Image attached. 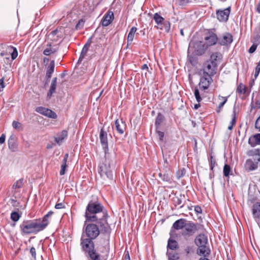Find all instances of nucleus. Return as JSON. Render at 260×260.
Segmentation results:
<instances>
[{"instance_id": "nucleus-45", "label": "nucleus", "mask_w": 260, "mask_h": 260, "mask_svg": "<svg viewBox=\"0 0 260 260\" xmlns=\"http://www.w3.org/2000/svg\"><path fill=\"white\" fill-rule=\"evenodd\" d=\"M168 260H178L179 257L177 253H169Z\"/></svg>"}, {"instance_id": "nucleus-43", "label": "nucleus", "mask_w": 260, "mask_h": 260, "mask_svg": "<svg viewBox=\"0 0 260 260\" xmlns=\"http://www.w3.org/2000/svg\"><path fill=\"white\" fill-rule=\"evenodd\" d=\"M231 171V169L230 165L227 164L224 165L223 170V175L226 177H229Z\"/></svg>"}, {"instance_id": "nucleus-34", "label": "nucleus", "mask_w": 260, "mask_h": 260, "mask_svg": "<svg viewBox=\"0 0 260 260\" xmlns=\"http://www.w3.org/2000/svg\"><path fill=\"white\" fill-rule=\"evenodd\" d=\"M167 247L171 250H176L178 248V244L175 240L170 238L168 241Z\"/></svg>"}, {"instance_id": "nucleus-6", "label": "nucleus", "mask_w": 260, "mask_h": 260, "mask_svg": "<svg viewBox=\"0 0 260 260\" xmlns=\"http://www.w3.org/2000/svg\"><path fill=\"white\" fill-rule=\"evenodd\" d=\"M98 173L101 177L104 179H108L110 180L113 179V175L111 169L110 161L107 159L106 155H105V161L100 164L98 167Z\"/></svg>"}, {"instance_id": "nucleus-26", "label": "nucleus", "mask_w": 260, "mask_h": 260, "mask_svg": "<svg viewBox=\"0 0 260 260\" xmlns=\"http://www.w3.org/2000/svg\"><path fill=\"white\" fill-rule=\"evenodd\" d=\"M54 68H55V61L54 60H52L50 61V64L47 68V70H46V78L48 81L51 78L52 74L53 73L54 71Z\"/></svg>"}, {"instance_id": "nucleus-50", "label": "nucleus", "mask_w": 260, "mask_h": 260, "mask_svg": "<svg viewBox=\"0 0 260 260\" xmlns=\"http://www.w3.org/2000/svg\"><path fill=\"white\" fill-rule=\"evenodd\" d=\"M195 98L198 102H200L202 101V98L200 95V92L198 88H196L194 92Z\"/></svg>"}, {"instance_id": "nucleus-2", "label": "nucleus", "mask_w": 260, "mask_h": 260, "mask_svg": "<svg viewBox=\"0 0 260 260\" xmlns=\"http://www.w3.org/2000/svg\"><path fill=\"white\" fill-rule=\"evenodd\" d=\"M19 229L22 235L37 234L44 230L40 220L38 219L23 220L20 223Z\"/></svg>"}, {"instance_id": "nucleus-57", "label": "nucleus", "mask_w": 260, "mask_h": 260, "mask_svg": "<svg viewBox=\"0 0 260 260\" xmlns=\"http://www.w3.org/2000/svg\"><path fill=\"white\" fill-rule=\"evenodd\" d=\"M256 47H257V46L254 45V44H253L250 47V48L248 50V52L250 53H253L255 50L256 49Z\"/></svg>"}, {"instance_id": "nucleus-19", "label": "nucleus", "mask_w": 260, "mask_h": 260, "mask_svg": "<svg viewBox=\"0 0 260 260\" xmlns=\"http://www.w3.org/2000/svg\"><path fill=\"white\" fill-rule=\"evenodd\" d=\"M115 128L118 134L122 135L126 129V123L122 119H116L115 121Z\"/></svg>"}, {"instance_id": "nucleus-25", "label": "nucleus", "mask_w": 260, "mask_h": 260, "mask_svg": "<svg viewBox=\"0 0 260 260\" xmlns=\"http://www.w3.org/2000/svg\"><path fill=\"white\" fill-rule=\"evenodd\" d=\"M57 50L58 48H56L55 45L52 46L51 43H49L46 45V47L44 50L43 53L46 56H49L56 53Z\"/></svg>"}, {"instance_id": "nucleus-10", "label": "nucleus", "mask_w": 260, "mask_h": 260, "mask_svg": "<svg viewBox=\"0 0 260 260\" xmlns=\"http://www.w3.org/2000/svg\"><path fill=\"white\" fill-rule=\"evenodd\" d=\"M204 40L205 43L208 48L216 44L218 39L217 35L214 32L208 31L205 34Z\"/></svg>"}, {"instance_id": "nucleus-12", "label": "nucleus", "mask_w": 260, "mask_h": 260, "mask_svg": "<svg viewBox=\"0 0 260 260\" xmlns=\"http://www.w3.org/2000/svg\"><path fill=\"white\" fill-rule=\"evenodd\" d=\"M192 47L194 48V52L197 55H203L208 47L205 43L202 41H196L193 43Z\"/></svg>"}, {"instance_id": "nucleus-8", "label": "nucleus", "mask_w": 260, "mask_h": 260, "mask_svg": "<svg viewBox=\"0 0 260 260\" xmlns=\"http://www.w3.org/2000/svg\"><path fill=\"white\" fill-rule=\"evenodd\" d=\"M153 19L157 25L156 26L157 29L165 30L166 32L169 31L170 29L169 21L165 20V19L157 13L154 14Z\"/></svg>"}, {"instance_id": "nucleus-51", "label": "nucleus", "mask_w": 260, "mask_h": 260, "mask_svg": "<svg viewBox=\"0 0 260 260\" xmlns=\"http://www.w3.org/2000/svg\"><path fill=\"white\" fill-rule=\"evenodd\" d=\"M58 32V30L57 29H55L54 30L52 31L49 35H48V37H51L52 40H55V38H54V37H55L56 35H57Z\"/></svg>"}, {"instance_id": "nucleus-13", "label": "nucleus", "mask_w": 260, "mask_h": 260, "mask_svg": "<svg viewBox=\"0 0 260 260\" xmlns=\"http://www.w3.org/2000/svg\"><path fill=\"white\" fill-rule=\"evenodd\" d=\"M100 140L103 147V150H104L105 155H107V153L108 151V138H107V133L104 129L103 128L101 129L100 133Z\"/></svg>"}, {"instance_id": "nucleus-39", "label": "nucleus", "mask_w": 260, "mask_h": 260, "mask_svg": "<svg viewBox=\"0 0 260 260\" xmlns=\"http://www.w3.org/2000/svg\"><path fill=\"white\" fill-rule=\"evenodd\" d=\"M88 48H89L88 47H87L85 45H84V46L82 49V51H81V54H80V57H79V58L78 60V62L81 61L83 60V59L84 58L85 56L86 55V54L88 50Z\"/></svg>"}, {"instance_id": "nucleus-14", "label": "nucleus", "mask_w": 260, "mask_h": 260, "mask_svg": "<svg viewBox=\"0 0 260 260\" xmlns=\"http://www.w3.org/2000/svg\"><path fill=\"white\" fill-rule=\"evenodd\" d=\"M231 7L224 9V10H218L216 11L217 19L220 21L226 22L229 19L231 12Z\"/></svg>"}, {"instance_id": "nucleus-62", "label": "nucleus", "mask_w": 260, "mask_h": 260, "mask_svg": "<svg viewBox=\"0 0 260 260\" xmlns=\"http://www.w3.org/2000/svg\"><path fill=\"white\" fill-rule=\"evenodd\" d=\"M92 37H91L90 38H89L87 42L85 43V44L84 45L89 47V46H90L91 44V42H92Z\"/></svg>"}, {"instance_id": "nucleus-52", "label": "nucleus", "mask_w": 260, "mask_h": 260, "mask_svg": "<svg viewBox=\"0 0 260 260\" xmlns=\"http://www.w3.org/2000/svg\"><path fill=\"white\" fill-rule=\"evenodd\" d=\"M67 167L68 166L61 165V169L59 172L60 175H63L65 174Z\"/></svg>"}, {"instance_id": "nucleus-53", "label": "nucleus", "mask_w": 260, "mask_h": 260, "mask_svg": "<svg viewBox=\"0 0 260 260\" xmlns=\"http://www.w3.org/2000/svg\"><path fill=\"white\" fill-rule=\"evenodd\" d=\"M68 157H69V154L68 153L65 154L64 155V157H63V159L62 160V162L61 165L68 166L67 165V160H68Z\"/></svg>"}, {"instance_id": "nucleus-4", "label": "nucleus", "mask_w": 260, "mask_h": 260, "mask_svg": "<svg viewBox=\"0 0 260 260\" xmlns=\"http://www.w3.org/2000/svg\"><path fill=\"white\" fill-rule=\"evenodd\" d=\"M102 233L101 229L98 223L96 222H89L87 223L84 221L82 235H84L85 237L94 240Z\"/></svg>"}, {"instance_id": "nucleus-28", "label": "nucleus", "mask_w": 260, "mask_h": 260, "mask_svg": "<svg viewBox=\"0 0 260 260\" xmlns=\"http://www.w3.org/2000/svg\"><path fill=\"white\" fill-rule=\"evenodd\" d=\"M57 77H54L51 81L50 89L47 93V97L50 98L53 93L55 92L56 86H57Z\"/></svg>"}, {"instance_id": "nucleus-59", "label": "nucleus", "mask_w": 260, "mask_h": 260, "mask_svg": "<svg viewBox=\"0 0 260 260\" xmlns=\"http://www.w3.org/2000/svg\"><path fill=\"white\" fill-rule=\"evenodd\" d=\"M194 211L197 213H202V210L201 207L200 206L197 205L194 207Z\"/></svg>"}, {"instance_id": "nucleus-30", "label": "nucleus", "mask_w": 260, "mask_h": 260, "mask_svg": "<svg viewBox=\"0 0 260 260\" xmlns=\"http://www.w3.org/2000/svg\"><path fill=\"white\" fill-rule=\"evenodd\" d=\"M197 254L199 255H203L204 257H207L210 253V250L207 248L206 245L203 246H198Z\"/></svg>"}, {"instance_id": "nucleus-46", "label": "nucleus", "mask_w": 260, "mask_h": 260, "mask_svg": "<svg viewBox=\"0 0 260 260\" xmlns=\"http://www.w3.org/2000/svg\"><path fill=\"white\" fill-rule=\"evenodd\" d=\"M194 248L193 246H187L184 249V252L186 255L194 253Z\"/></svg>"}, {"instance_id": "nucleus-17", "label": "nucleus", "mask_w": 260, "mask_h": 260, "mask_svg": "<svg viewBox=\"0 0 260 260\" xmlns=\"http://www.w3.org/2000/svg\"><path fill=\"white\" fill-rule=\"evenodd\" d=\"M114 19V13L112 11H108L103 17L102 21V25L103 26H108L113 21Z\"/></svg>"}, {"instance_id": "nucleus-61", "label": "nucleus", "mask_w": 260, "mask_h": 260, "mask_svg": "<svg viewBox=\"0 0 260 260\" xmlns=\"http://www.w3.org/2000/svg\"><path fill=\"white\" fill-rule=\"evenodd\" d=\"M6 136L5 134H3L0 137V144H3L5 141Z\"/></svg>"}, {"instance_id": "nucleus-7", "label": "nucleus", "mask_w": 260, "mask_h": 260, "mask_svg": "<svg viewBox=\"0 0 260 260\" xmlns=\"http://www.w3.org/2000/svg\"><path fill=\"white\" fill-rule=\"evenodd\" d=\"M93 240L85 237L84 235H81L80 246L85 255L96 250Z\"/></svg>"}, {"instance_id": "nucleus-21", "label": "nucleus", "mask_w": 260, "mask_h": 260, "mask_svg": "<svg viewBox=\"0 0 260 260\" xmlns=\"http://www.w3.org/2000/svg\"><path fill=\"white\" fill-rule=\"evenodd\" d=\"M10 49L13 50L11 53V58H10L9 54L4 58V61L5 63L10 64L12 61L16 58L18 56V51L16 47L10 46Z\"/></svg>"}, {"instance_id": "nucleus-38", "label": "nucleus", "mask_w": 260, "mask_h": 260, "mask_svg": "<svg viewBox=\"0 0 260 260\" xmlns=\"http://www.w3.org/2000/svg\"><path fill=\"white\" fill-rule=\"evenodd\" d=\"M238 112V111H237L236 108L234 107L232 114V118L231 121V124L233 126L235 125L236 123L237 114Z\"/></svg>"}, {"instance_id": "nucleus-41", "label": "nucleus", "mask_w": 260, "mask_h": 260, "mask_svg": "<svg viewBox=\"0 0 260 260\" xmlns=\"http://www.w3.org/2000/svg\"><path fill=\"white\" fill-rule=\"evenodd\" d=\"M159 176L164 181L168 182H171V178L168 174L165 173L162 174L161 173H159Z\"/></svg>"}, {"instance_id": "nucleus-11", "label": "nucleus", "mask_w": 260, "mask_h": 260, "mask_svg": "<svg viewBox=\"0 0 260 260\" xmlns=\"http://www.w3.org/2000/svg\"><path fill=\"white\" fill-rule=\"evenodd\" d=\"M35 111L50 118L56 119L57 117V114L53 111L52 110L44 107H38L36 108Z\"/></svg>"}, {"instance_id": "nucleus-35", "label": "nucleus", "mask_w": 260, "mask_h": 260, "mask_svg": "<svg viewBox=\"0 0 260 260\" xmlns=\"http://www.w3.org/2000/svg\"><path fill=\"white\" fill-rule=\"evenodd\" d=\"M164 119L165 117L161 113H158L155 121V125L157 128L160 126Z\"/></svg>"}, {"instance_id": "nucleus-36", "label": "nucleus", "mask_w": 260, "mask_h": 260, "mask_svg": "<svg viewBox=\"0 0 260 260\" xmlns=\"http://www.w3.org/2000/svg\"><path fill=\"white\" fill-rule=\"evenodd\" d=\"M248 88L240 83L237 88V92L239 94H245L246 93Z\"/></svg>"}, {"instance_id": "nucleus-20", "label": "nucleus", "mask_w": 260, "mask_h": 260, "mask_svg": "<svg viewBox=\"0 0 260 260\" xmlns=\"http://www.w3.org/2000/svg\"><path fill=\"white\" fill-rule=\"evenodd\" d=\"M252 213L253 217L256 222L260 220V202L255 203L252 208Z\"/></svg>"}, {"instance_id": "nucleus-23", "label": "nucleus", "mask_w": 260, "mask_h": 260, "mask_svg": "<svg viewBox=\"0 0 260 260\" xmlns=\"http://www.w3.org/2000/svg\"><path fill=\"white\" fill-rule=\"evenodd\" d=\"M8 147L13 152L16 151L18 149V144L17 142L16 137L14 135H11L8 139Z\"/></svg>"}, {"instance_id": "nucleus-29", "label": "nucleus", "mask_w": 260, "mask_h": 260, "mask_svg": "<svg viewBox=\"0 0 260 260\" xmlns=\"http://www.w3.org/2000/svg\"><path fill=\"white\" fill-rule=\"evenodd\" d=\"M53 214V212L50 211L47 214L45 215L42 218H38L40 220V222L43 228L45 229L49 224L48 218Z\"/></svg>"}, {"instance_id": "nucleus-54", "label": "nucleus", "mask_w": 260, "mask_h": 260, "mask_svg": "<svg viewBox=\"0 0 260 260\" xmlns=\"http://www.w3.org/2000/svg\"><path fill=\"white\" fill-rule=\"evenodd\" d=\"M65 208V205L62 203H57L55 206V208L56 209H60Z\"/></svg>"}, {"instance_id": "nucleus-27", "label": "nucleus", "mask_w": 260, "mask_h": 260, "mask_svg": "<svg viewBox=\"0 0 260 260\" xmlns=\"http://www.w3.org/2000/svg\"><path fill=\"white\" fill-rule=\"evenodd\" d=\"M248 143L252 147L260 145V133L250 137L248 140Z\"/></svg>"}, {"instance_id": "nucleus-32", "label": "nucleus", "mask_w": 260, "mask_h": 260, "mask_svg": "<svg viewBox=\"0 0 260 260\" xmlns=\"http://www.w3.org/2000/svg\"><path fill=\"white\" fill-rule=\"evenodd\" d=\"M247 154L249 156H253V158H255V160H260V150L258 149L250 150L247 152Z\"/></svg>"}, {"instance_id": "nucleus-16", "label": "nucleus", "mask_w": 260, "mask_h": 260, "mask_svg": "<svg viewBox=\"0 0 260 260\" xmlns=\"http://www.w3.org/2000/svg\"><path fill=\"white\" fill-rule=\"evenodd\" d=\"M187 220L184 218H180L175 221L171 228L170 235L174 232V230H183L187 223Z\"/></svg>"}, {"instance_id": "nucleus-37", "label": "nucleus", "mask_w": 260, "mask_h": 260, "mask_svg": "<svg viewBox=\"0 0 260 260\" xmlns=\"http://www.w3.org/2000/svg\"><path fill=\"white\" fill-rule=\"evenodd\" d=\"M219 98L220 99H221L222 100H223V101L219 104V105L216 109V112L217 113H219L220 112L221 109L222 108V107H223V106L224 105V104L226 103V102L228 101V97H226V96H219Z\"/></svg>"}, {"instance_id": "nucleus-5", "label": "nucleus", "mask_w": 260, "mask_h": 260, "mask_svg": "<svg viewBox=\"0 0 260 260\" xmlns=\"http://www.w3.org/2000/svg\"><path fill=\"white\" fill-rule=\"evenodd\" d=\"M204 229V225L202 224L190 221H188L181 231V235L185 239H187L193 236L197 232L202 231Z\"/></svg>"}, {"instance_id": "nucleus-49", "label": "nucleus", "mask_w": 260, "mask_h": 260, "mask_svg": "<svg viewBox=\"0 0 260 260\" xmlns=\"http://www.w3.org/2000/svg\"><path fill=\"white\" fill-rule=\"evenodd\" d=\"M185 171L184 169H182L181 170H178L176 172V177L178 179H180L181 178H182L185 174Z\"/></svg>"}, {"instance_id": "nucleus-24", "label": "nucleus", "mask_w": 260, "mask_h": 260, "mask_svg": "<svg viewBox=\"0 0 260 260\" xmlns=\"http://www.w3.org/2000/svg\"><path fill=\"white\" fill-rule=\"evenodd\" d=\"M68 134L67 131L62 130L57 134L56 136L54 138L55 142L59 145H61L63 140L68 137Z\"/></svg>"}, {"instance_id": "nucleus-15", "label": "nucleus", "mask_w": 260, "mask_h": 260, "mask_svg": "<svg viewBox=\"0 0 260 260\" xmlns=\"http://www.w3.org/2000/svg\"><path fill=\"white\" fill-rule=\"evenodd\" d=\"M233 41V36L229 32L224 33L218 40V43L221 46L230 45Z\"/></svg>"}, {"instance_id": "nucleus-64", "label": "nucleus", "mask_w": 260, "mask_h": 260, "mask_svg": "<svg viewBox=\"0 0 260 260\" xmlns=\"http://www.w3.org/2000/svg\"><path fill=\"white\" fill-rule=\"evenodd\" d=\"M8 53L7 52H5V51H3L1 53H0V55L2 56V57H3L4 58L8 55Z\"/></svg>"}, {"instance_id": "nucleus-3", "label": "nucleus", "mask_w": 260, "mask_h": 260, "mask_svg": "<svg viewBox=\"0 0 260 260\" xmlns=\"http://www.w3.org/2000/svg\"><path fill=\"white\" fill-rule=\"evenodd\" d=\"M220 56L221 54L219 52L212 53L210 59L204 63L202 70V74L213 77L216 73L217 59Z\"/></svg>"}, {"instance_id": "nucleus-44", "label": "nucleus", "mask_w": 260, "mask_h": 260, "mask_svg": "<svg viewBox=\"0 0 260 260\" xmlns=\"http://www.w3.org/2000/svg\"><path fill=\"white\" fill-rule=\"evenodd\" d=\"M174 204L175 206H180V208H181L183 207V204H182V201L181 199L178 197H175L173 199Z\"/></svg>"}, {"instance_id": "nucleus-33", "label": "nucleus", "mask_w": 260, "mask_h": 260, "mask_svg": "<svg viewBox=\"0 0 260 260\" xmlns=\"http://www.w3.org/2000/svg\"><path fill=\"white\" fill-rule=\"evenodd\" d=\"M137 30V28L135 26L132 27L127 36V44H131L134 40L135 34Z\"/></svg>"}, {"instance_id": "nucleus-42", "label": "nucleus", "mask_w": 260, "mask_h": 260, "mask_svg": "<svg viewBox=\"0 0 260 260\" xmlns=\"http://www.w3.org/2000/svg\"><path fill=\"white\" fill-rule=\"evenodd\" d=\"M12 126L17 131H22L23 126L22 124L18 121H13L12 122Z\"/></svg>"}, {"instance_id": "nucleus-58", "label": "nucleus", "mask_w": 260, "mask_h": 260, "mask_svg": "<svg viewBox=\"0 0 260 260\" xmlns=\"http://www.w3.org/2000/svg\"><path fill=\"white\" fill-rule=\"evenodd\" d=\"M5 87V85L4 82V78H3L0 79V91H3Z\"/></svg>"}, {"instance_id": "nucleus-22", "label": "nucleus", "mask_w": 260, "mask_h": 260, "mask_svg": "<svg viewBox=\"0 0 260 260\" xmlns=\"http://www.w3.org/2000/svg\"><path fill=\"white\" fill-rule=\"evenodd\" d=\"M194 243L197 246H203L208 243L207 237L203 234H199L194 239Z\"/></svg>"}, {"instance_id": "nucleus-48", "label": "nucleus", "mask_w": 260, "mask_h": 260, "mask_svg": "<svg viewBox=\"0 0 260 260\" xmlns=\"http://www.w3.org/2000/svg\"><path fill=\"white\" fill-rule=\"evenodd\" d=\"M210 170L213 171L214 167H215V165L216 164V160L212 154L210 155Z\"/></svg>"}, {"instance_id": "nucleus-31", "label": "nucleus", "mask_w": 260, "mask_h": 260, "mask_svg": "<svg viewBox=\"0 0 260 260\" xmlns=\"http://www.w3.org/2000/svg\"><path fill=\"white\" fill-rule=\"evenodd\" d=\"M88 260H102L100 253L95 250L85 255Z\"/></svg>"}, {"instance_id": "nucleus-63", "label": "nucleus", "mask_w": 260, "mask_h": 260, "mask_svg": "<svg viewBox=\"0 0 260 260\" xmlns=\"http://www.w3.org/2000/svg\"><path fill=\"white\" fill-rule=\"evenodd\" d=\"M255 71L260 72V60L257 63V65L255 68Z\"/></svg>"}, {"instance_id": "nucleus-55", "label": "nucleus", "mask_w": 260, "mask_h": 260, "mask_svg": "<svg viewBox=\"0 0 260 260\" xmlns=\"http://www.w3.org/2000/svg\"><path fill=\"white\" fill-rule=\"evenodd\" d=\"M156 133L159 137V140L162 141L164 137V133L162 132L159 131H156Z\"/></svg>"}, {"instance_id": "nucleus-56", "label": "nucleus", "mask_w": 260, "mask_h": 260, "mask_svg": "<svg viewBox=\"0 0 260 260\" xmlns=\"http://www.w3.org/2000/svg\"><path fill=\"white\" fill-rule=\"evenodd\" d=\"M30 253H31L32 257H34V258H36V249L34 247H32L30 248Z\"/></svg>"}, {"instance_id": "nucleus-9", "label": "nucleus", "mask_w": 260, "mask_h": 260, "mask_svg": "<svg viewBox=\"0 0 260 260\" xmlns=\"http://www.w3.org/2000/svg\"><path fill=\"white\" fill-rule=\"evenodd\" d=\"M213 82L212 76L202 74L199 84L200 89L205 91Z\"/></svg>"}, {"instance_id": "nucleus-47", "label": "nucleus", "mask_w": 260, "mask_h": 260, "mask_svg": "<svg viewBox=\"0 0 260 260\" xmlns=\"http://www.w3.org/2000/svg\"><path fill=\"white\" fill-rule=\"evenodd\" d=\"M22 185H23L22 180H17L13 185V188L15 189L20 188L22 187Z\"/></svg>"}, {"instance_id": "nucleus-60", "label": "nucleus", "mask_w": 260, "mask_h": 260, "mask_svg": "<svg viewBox=\"0 0 260 260\" xmlns=\"http://www.w3.org/2000/svg\"><path fill=\"white\" fill-rule=\"evenodd\" d=\"M180 6H185L189 3V0H177Z\"/></svg>"}, {"instance_id": "nucleus-1", "label": "nucleus", "mask_w": 260, "mask_h": 260, "mask_svg": "<svg viewBox=\"0 0 260 260\" xmlns=\"http://www.w3.org/2000/svg\"><path fill=\"white\" fill-rule=\"evenodd\" d=\"M85 222H96L102 234L110 235L111 229L108 222V213L104 206L98 201H90L85 212Z\"/></svg>"}, {"instance_id": "nucleus-18", "label": "nucleus", "mask_w": 260, "mask_h": 260, "mask_svg": "<svg viewBox=\"0 0 260 260\" xmlns=\"http://www.w3.org/2000/svg\"><path fill=\"white\" fill-rule=\"evenodd\" d=\"M259 160H255V158H250L246 160L245 168L248 171L256 170L258 167V163Z\"/></svg>"}, {"instance_id": "nucleus-40", "label": "nucleus", "mask_w": 260, "mask_h": 260, "mask_svg": "<svg viewBox=\"0 0 260 260\" xmlns=\"http://www.w3.org/2000/svg\"><path fill=\"white\" fill-rule=\"evenodd\" d=\"M21 217V215L16 211L12 212L11 214V219L14 222L18 221Z\"/></svg>"}]
</instances>
